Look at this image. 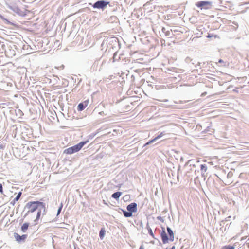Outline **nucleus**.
Returning a JSON list of instances; mask_svg holds the SVG:
<instances>
[{
    "mask_svg": "<svg viewBox=\"0 0 249 249\" xmlns=\"http://www.w3.org/2000/svg\"><path fill=\"white\" fill-rule=\"evenodd\" d=\"M36 210H37V213L35 222H36L40 218L42 211H43L42 214H45V204L38 201L28 202L25 206L23 211V212L26 211L24 217H26L30 213H33Z\"/></svg>",
    "mask_w": 249,
    "mask_h": 249,
    "instance_id": "obj_1",
    "label": "nucleus"
},
{
    "mask_svg": "<svg viewBox=\"0 0 249 249\" xmlns=\"http://www.w3.org/2000/svg\"><path fill=\"white\" fill-rule=\"evenodd\" d=\"M167 234L165 228L162 227V231L160 232V237L163 244L168 243L169 241L173 242L174 240V233L173 230L169 227H167Z\"/></svg>",
    "mask_w": 249,
    "mask_h": 249,
    "instance_id": "obj_2",
    "label": "nucleus"
},
{
    "mask_svg": "<svg viewBox=\"0 0 249 249\" xmlns=\"http://www.w3.org/2000/svg\"><path fill=\"white\" fill-rule=\"evenodd\" d=\"M89 141H82L79 143L69 147L64 150V153L67 154H72L80 150L81 148L87 143Z\"/></svg>",
    "mask_w": 249,
    "mask_h": 249,
    "instance_id": "obj_3",
    "label": "nucleus"
},
{
    "mask_svg": "<svg viewBox=\"0 0 249 249\" xmlns=\"http://www.w3.org/2000/svg\"><path fill=\"white\" fill-rule=\"evenodd\" d=\"M120 44L117 37L111 36L110 35V53L111 50L113 51H118L120 48Z\"/></svg>",
    "mask_w": 249,
    "mask_h": 249,
    "instance_id": "obj_4",
    "label": "nucleus"
},
{
    "mask_svg": "<svg viewBox=\"0 0 249 249\" xmlns=\"http://www.w3.org/2000/svg\"><path fill=\"white\" fill-rule=\"evenodd\" d=\"M108 4H109V2L104 0H100L95 2L92 6L94 8L101 9L103 10L107 7Z\"/></svg>",
    "mask_w": 249,
    "mask_h": 249,
    "instance_id": "obj_5",
    "label": "nucleus"
},
{
    "mask_svg": "<svg viewBox=\"0 0 249 249\" xmlns=\"http://www.w3.org/2000/svg\"><path fill=\"white\" fill-rule=\"evenodd\" d=\"M196 5L201 9H208L211 8L212 2L208 1H201L196 2Z\"/></svg>",
    "mask_w": 249,
    "mask_h": 249,
    "instance_id": "obj_6",
    "label": "nucleus"
},
{
    "mask_svg": "<svg viewBox=\"0 0 249 249\" xmlns=\"http://www.w3.org/2000/svg\"><path fill=\"white\" fill-rule=\"evenodd\" d=\"M118 25V18L116 16L110 17V28H111L113 31L116 32Z\"/></svg>",
    "mask_w": 249,
    "mask_h": 249,
    "instance_id": "obj_7",
    "label": "nucleus"
},
{
    "mask_svg": "<svg viewBox=\"0 0 249 249\" xmlns=\"http://www.w3.org/2000/svg\"><path fill=\"white\" fill-rule=\"evenodd\" d=\"M185 63L187 64L186 68L187 69L191 70L193 69L196 61L189 57H187L185 59Z\"/></svg>",
    "mask_w": 249,
    "mask_h": 249,
    "instance_id": "obj_8",
    "label": "nucleus"
},
{
    "mask_svg": "<svg viewBox=\"0 0 249 249\" xmlns=\"http://www.w3.org/2000/svg\"><path fill=\"white\" fill-rule=\"evenodd\" d=\"M14 237L18 243H23L25 241V240L27 237V235L23 234L22 235H20L18 233L14 232Z\"/></svg>",
    "mask_w": 249,
    "mask_h": 249,
    "instance_id": "obj_9",
    "label": "nucleus"
},
{
    "mask_svg": "<svg viewBox=\"0 0 249 249\" xmlns=\"http://www.w3.org/2000/svg\"><path fill=\"white\" fill-rule=\"evenodd\" d=\"M126 209L133 214V213H136L137 211V204L135 202H133L126 207Z\"/></svg>",
    "mask_w": 249,
    "mask_h": 249,
    "instance_id": "obj_10",
    "label": "nucleus"
},
{
    "mask_svg": "<svg viewBox=\"0 0 249 249\" xmlns=\"http://www.w3.org/2000/svg\"><path fill=\"white\" fill-rule=\"evenodd\" d=\"M7 6L9 9L12 10L14 12L18 14H20L21 10L17 5L15 4L10 5L7 4Z\"/></svg>",
    "mask_w": 249,
    "mask_h": 249,
    "instance_id": "obj_11",
    "label": "nucleus"
},
{
    "mask_svg": "<svg viewBox=\"0 0 249 249\" xmlns=\"http://www.w3.org/2000/svg\"><path fill=\"white\" fill-rule=\"evenodd\" d=\"M89 103L88 101H85L84 102L80 103L77 106V109L78 111H81L83 110L85 107L88 106Z\"/></svg>",
    "mask_w": 249,
    "mask_h": 249,
    "instance_id": "obj_12",
    "label": "nucleus"
},
{
    "mask_svg": "<svg viewBox=\"0 0 249 249\" xmlns=\"http://www.w3.org/2000/svg\"><path fill=\"white\" fill-rule=\"evenodd\" d=\"M165 135V133L164 132L160 133L159 135H158L157 137H156L154 139L149 141L147 142H146L144 145V146H145L147 145L150 144V143H152L155 142L157 140L161 138L163 136Z\"/></svg>",
    "mask_w": 249,
    "mask_h": 249,
    "instance_id": "obj_13",
    "label": "nucleus"
},
{
    "mask_svg": "<svg viewBox=\"0 0 249 249\" xmlns=\"http://www.w3.org/2000/svg\"><path fill=\"white\" fill-rule=\"evenodd\" d=\"M9 84L3 81L0 82V90L6 91L9 89Z\"/></svg>",
    "mask_w": 249,
    "mask_h": 249,
    "instance_id": "obj_14",
    "label": "nucleus"
},
{
    "mask_svg": "<svg viewBox=\"0 0 249 249\" xmlns=\"http://www.w3.org/2000/svg\"><path fill=\"white\" fill-rule=\"evenodd\" d=\"M199 161H198V160H189L186 162V163L185 164V165L189 164L190 166L196 167L197 164H199Z\"/></svg>",
    "mask_w": 249,
    "mask_h": 249,
    "instance_id": "obj_15",
    "label": "nucleus"
},
{
    "mask_svg": "<svg viewBox=\"0 0 249 249\" xmlns=\"http://www.w3.org/2000/svg\"><path fill=\"white\" fill-rule=\"evenodd\" d=\"M113 113H111V115L110 116V117H112L113 116H118L119 114L120 113H122L123 111V109L121 107H119L118 109L117 110V111H112Z\"/></svg>",
    "mask_w": 249,
    "mask_h": 249,
    "instance_id": "obj_16",
    "label": "nucleus"
},
{
    "mask_svg": "<svg viewBox=\"0 0 249 249\" xmlns=\"http://www.w3.org/2000/svg\"><path fill=\"white\" fill-rule=\"evenodd\" d=\"M117 51H113V50H111V52H110L113 53V56L112 58L113 62L120 59V56L117 55Z\"/></svg>",
    "mask_w": 249,
    "mask_h": 249,
    "instance_id": "obj_17",
    "label": "nucleus"
},
{
    "mask_svg": "<svg viewBox=\"0 0 249 249\" xmlns=\"http://www.w3.org/2000/svg\"><path fill=\"white\" fill-rule=\"evenodd\" d=\"M3 52H6V46L4 42L0 41V52L2 53Z\"/></svg>",
    "mask_w": 249,
    "mask_h": 249,
    "instance_id": "obj_18",
    "label": "nucleus"
},
{
    "mask_svg": "<svg viewBox=\"0 0 249 249\" xmlns=\"http://www.w3.org/2000/svg\"><path fill=\"white\" fill-rule=\"evenodd\" d=\"M29 226V223H24L21 227V230L23 232H25Z\"/></svg>",
    "mask_w": 249,
    "mask_h": 249,
    "instance_id": "obj_19",
    "label": "nucleus"
},
{
    "mask_svg": "<svg viewBox=\"0 0 249 249\" xmlns=\"http://www.w3.org/2000/svg\"><path fill=\"white\" fill-rule=\"evenodd\" d=\"M207 167L206 164H201L200 165V170L201 172V174L203 176L204 173L207 171Z\"/></svg>",
    "mask_w": 249,
    "mask_h": 249,
    "instance_id": "obj_20",
    "label": "nucleus"
},
{
    "mask_svg": "<svg viewBox=\"0 0 249 249\" xmlns=\"http://www.w3.org/2000/svg\"><path fill=\"white\" fill-rule=\"evenodd\" d=\"M121 194H122V192H116L113 193L112 195L111 196L113 198H115V199L117 200L119 198V197H120V196L121 195Z\"/></svg>",
    "mask_w": 249,
    "mask_h": 249,
    "instance_id": "obj_21",
    "label": "nucleus"
},
{
    "mask_svg": "<svg viewBox=\"0 0 249 249\" xmlns=\"http://www.w3.org/2000/svg\"><path fill=\"white\" fill-rule=\"evenodd\" d=\"M122 211L123 212L124 215L125 217H130L132 216V215H133V214L132 213H131L129 211H128L127 210L125 211V210H122Z\"/></svg>",
    "mask_w": 249,
    "mask_h": 249,
    "instance_id": "obj_22",
    "label": "nucleus"
},
{
    "mask_svg": "<svg viewBox=\"0 0 249 249\" xmlns=\"http://www.w3.org/2000/svg\"><path fill=\"white\" fill-rule=\"evenodd\" d=\"M105 232H106V231L103 228L101 229V230L100 231L99 236H100V238H101V239H103V238H104L105 234Z\"/></svg>",
    "mask_w": 249,
    "mask_h": 249,
    "instance_id": "obj_23",
    "label": "nucleus"
},
{
    "mask_svg": "<svg viewBox=\"0 0 249 249\" xmlns=\"http://www.w3.org/2000/svg\"><path fill=\"white\" fill-rule=\"evenodd\" d=\"M147 229L148 230V233L149 234V235L150 236H151L153 238H155L154 237V233L152 231V229H151V228L148 225V223L147 224Z\"/></svg>",
    "mask_w": 249,
    "mask_h": 249,
    "instance_id": "obj_24",
    "label": "nucleus"
},
{
    "mask_svg": "<svg viewBox=\"0 0 249 249\" xmlns=\"http://www.w3.org/2000/svg\"><path fill=\"white\" fill-rule=\"evenodd\" d=\"M118 131L114 129L113 127H110V134L112 133V135L114 136L117 134Z\"/></svg>",
    "mask_w": 249,
    "mask_h": 249,
    "instance_id": "obj_25",
    "label": "nucleus"
},
{
    "mask_svg": "<svg viewBox=\"0 0 249 249\" xmlns=\"http://www.w3.org/2000/svg\"><path fill=\"white\" fill-rule=\"evenodd\" d=\"M0 18L1 20H2L5 23L8 24H12L7 19H6L3 16L0 15Z\"/></svg>",
    "mask_w": 249,
    "mask_h": 249,
    "instance_id": "obj_26",
    "label": "nucleus"
},
{
    "mask_svg": "<svg viewBox=\"0 0 249 249\" xmlns=\"http://www.w3.org/2000/svg\"><path fill=\"white\" fill-rule=\"evenodd\" d=\"M200 64L201 63L200 62H196L193 67V69H194V70H196H196H198V69H201V67L200 66Z\"/></svg>",
    "mask_w": 249,
    "mask_h": 249,
    "instance_id": "obj_27",
    "label": "nucleus"
},
{
    "mask_svg": "<svg viewBox=\"0 0 249 249\" xmlns=\"http://www.w3.org/2000/svg\"><path fill=\"white\" fill-rule=\"evenodd\" d=\"M107 47V48H106V50H107V48L108 47V46H107V39H105L103 42H102V47Z\"/></svg>",
    "mask_w": 249,
    "mask_h": 249,
    "instance_id": "obj_28",
    "label": "nucleus"
},
{
    "mask_svg": "<svg viewBox=\"0 0 249 249\" xmlns=\"http://www.w3.org/2000/svg\"><path fill=\"white\" fill-rule=\"evenodd\" d=\"M235 247L234 246L226 245L223 246L222 249H234Z\"/></svg>",
    "mask_w": 249,
    "mask_h": 249,
    "instance_id": "obj_29",
    "label": "nucleus"
},
{
    "mask_svg": "<svg viewBox=\"0 0 249 249\" xmlns=\"http://www.w3.org/2000/svg\"><path fill=\"white\" fill-rule=\"evenodd\" d=\"M63 203L61 202L60 203V205L58 208V209L57 210V216H58L61 213V211H62V208H63Z\"/></svg>",
    "mask_w": 249,
    "mask_h": 249,
    "instance_id": "obj_30",
    "label": "nucleus"
},
{
    "mask_svg": "<svg viewBox=\"0 0 249 249\" xmlns=\"http://www.w3.org/2000/svg\"><path fill=\"white\" fill-rule=\"evenodd\" d=\"M21 194L22 193L21 192H19L17 195L16 197L14 198V201H18L20 199Z\"/></svg>",
    "mask_w": 249,
    "mask_h": 249,
    "instance_id": "obj_31",
    "label": "nucleus"
},
{
    "mask_svg": "<svg viewBox=\"0 0 249 249\" xmlns=\"http://www.w3.org/2000/svg\"><path fill=\"white\" fill-rule=\"evenodd\" d=\"M165 35L167 36L172 37L171 35H173V34L169 30H167L165 32Z\"/></svg>",
    "mask_w": 249,
    "mask_h": 249,
    "instance_id": "obj_32",
    "label": "nucleus"
},
{
    "mask_svg": "<svg viewBox=\"0 0 249 249\" xmlns=\"http://www.w3.org/2000/svg\"><path fill=\"white\" fill-rule=\"evenodd\" d=\"M119 84V82H117V83H116L114 81H112L111 83H110V88L113 87L116 84Z\"/></svg>",
    "mask_w": 249,
    "mask_h": 249,
    "instance_id": "obj_33",
    "label": "nucleus"
},
{
    "mask_svg": "<svg viewBox=\"0 0 249 249\" xmlns=\"http://www.w3.org/2000/svg\"><path fill=\"white\" fill-rule=\"evenodd\" d=\"M122 101L121 98H120L119 99H112L113 103H118L120 101Z\"/></svg>",
    "mask_w": 249,
    "mask_h": 249,
    "instance_id": "obj_34",
    "label": "nucleus"
},
{
    "mask_svg": "<svg viewBox=\"0 0 249 249\" xmlns=\"http://www.w3.org/2000/svg\"><path fill=\"white\" fill-rule=\"evenodd\" d=\"M218 63L222 64V66H225L226 65V62H224L222 59H219L218 60Z\"/></svg>",
    "mask_w": 249,
    "mask_h": 249,
    "instance_id": "obj_35",
    "label": "nucleus"
},
{
    "mask_svg": "<svg viewBox=\"0 0 249 249\" xmlns=\"http://www.w3.org/2000/svg\"><path fill=\"white\" fill-rule=\"evenodd\" d=\"M232 173L231 172H230L227 174V177L228 178H231L232 176Z\"/></svg>",
    "mask_w": 249,
    "mask_h": 249,
    "instance_id": "obj_36",
    "label": "nucleus"
},
{
    "mask_svg": "<svg viewBox=\"0 0 249 249\" xmlns=\"http://www.w3.org/2000/svg\"><path fill=\"white\" fill-rule=\"evenodd\" d=\"M157 219H158L159 220H160V221H162V222H163V221H164L163 218H162V217H161V216H158V217H157Z\"/></svg>",
    "mask_w": 249,
    "mask_h": 249,
    "instance_id": "obj_37",
    "label": "nucleus"
},
{
    "mask_svg": "<svg viewBox=\"0 0 249 249\" xmlns=\"http://www.w3.org/2000/svg\"><path fill=\"white\" fill-rule=\"evenodd\" d=\"M0 192L3 193V187L1 184H0Z\"/></svg>",
    "mask_w": 249,
    "mask_h": 249,
    "instance_id": "obj_38",
    "label": "nucleus"
},
{
    "mask_svg": "<svg viewBox=\"0 0 249 249\" xmlns=\"http://www.w3.org/2000/svg\"><path fill=\"white\" fill-rule=\"evenodd\" d=\"M161 31L164 34H165V32L167 31V30H166V28L164 27H162Z\"/></svg>",
    "mask_w": 249,
    "mask_h": 249,
    "instance_id": "obj_39",
    "label": "nucleus"
},
{
    "mask_svg": "<svg viewBox=\"0 0 249 249\" xmlns=\"http://www.w3.org/2000/svg\"><path fill=\"white\" fill-rule=\"evenodd\" d=\"M231 218V216H228V217H226V218L225 220H226V221H229V220H230V219Z\"/></svg>",
    "mask_w": 249,
    "mask_h": 249,
    "instance_id": "obj_40",
    "label": "nucleus"
},
{
    "mask_svg": "<svg viewBox=\"0 0 249 249\" xmlns=\"http://www.w3.org/2000/svg\"><path fill=\"white\" fill-rule=\"evenodd\" d=\"M16 202V201H14V199L12 201H11V203H11V204H12V205H14V204H15V202Z\"/></svg>",
    "mask_w": 249,
    "mask_h": 249,
    "instance_id": "obj_41",
    "label": "nucleus"
},
{
    "mask_svg": "<svg viewBox=\"0 0 249 249\" xmlns=\"http://www.w3.org/2000/svg\"><path fill=\"white\" fill-rule=\"evenodd\" d=\"M175 246L174 245L170 249H175Z\"/></svg>",
    "mask_w": 249,
    "mask_h": 249,
    "instance_id": "obj_42",
    "label": "nucleus"
},
{
    "mask_svg": "<svg viewBox=\"0 0 249 249\" xmlns=\"http://www.w3.org/2000/svg\"><path fill=\"white\" fill-rule=\"evenodd\" d=\"M161 101H163V102H168V99H165V100H162Z\"/></svg>",
    "mask_w": 249,
    "mask_h": 249,
    "instance_id": "obj_43",
    "label": "nucleus"
},
{
    "mask_svg": "<svg viewBox=\"0 0 249 249\" xmlns=\"http://www.w3.org/2000/svg\"><path fill=\"white\" fill-rule=\"evenodd\" d=\"M103 201L104 202V203L106 204V205H107V203L106 202V201L105 200H103Z\"/></svg>",
    "mask_w": 249,
    "mask_h": 249,
    "instance_id": "obj_44",
    "label": "nucleus"
},
{
    "mask_svg": "<svg viewBox=\"0 0 249 249\" xmlns=\"http://www.w3.org/2000/svg\"><path fill=\"white\" fill-rule=\"evenodd\" d=\"M157 240H158V242L159 243V245L161 246V243L160 242V241L158 239H157Z\"/></svg>",
    "mask_w": 249,
    "mask_h": 249,
    "instance_id": "obj_45",
    "label": "nucleus"
},
{
    "mask_svg": "<svg viewBox=\"0 0 249 249\" xmlns=\"http://www.w3.org/2000/svg\"><path fill=\"white\" fill-rule=\"evenodd\" d=\"M179 103H183V102H182V101H180L179 102Z\"/></svg>",
    "mask_w": 249,
    "mask_h": 249,
    "instance_id": "obj_46",
    "label": "nucleus"
},
{
    "mask_svg": "<svg viewBox=\"0 0 249 249\" xmlns=\"http://www.w3.org/2000/svg\"><path fill=\"white\" fill-rule=\"evenodd\" d=\"M164 249H168V248H167V247H166V248H164Z\"/></svg>",
    "mask_w": 249,
    "mask_h": 249,
    "instance_id": "obj_47",
    "label": "nucleus"
}]
</instances>
